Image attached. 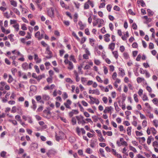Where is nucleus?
Segmentation results:
<instances>
[{
    "label": "nucleus",
    "instance_id": "f257e3e1",
    "mask_svg": "<svg viewBox=\"0 0 158 158\" xmlns=\"http://www.w3.org/2000/svg\"><path fill=\"white\" fill-rule=\"evenodd\" d=\"M16 112L20 115H22L23 114V110L21 107L18 106L16 107V106H13L11 109V113H15Z\"/></svg>",
    "mask_w": 158,
    "mask_h": 158
},
{
    "label": "nucleus",
    "instance_id": "f03ea898",
    "mask_svg": "<svg viewBox=\"0 0 158 158\" xmlns=\"http://www.w3.org/2000/svg\"><path fill=\"white\" fill-rule=\"evenodd\" d=\"M33 65V64L31 63L29 65L26 62L23 63L22 65V67L24 70H27L28 69H32V66Z\"/></svg>",
    "mask_w": 158,
    "mask_h": 158
},
{
    "label": "nucleus",
    "instance_id": "7ed1b4c3",
    "mask_svg": "<svg viewBox=\"0 0 158 158\" xmlns=\"http://www.w3.org/2000/svg\"><path fill=\"white\" fill-rule=\"evenodd\" d=\"M76 118L77 120L78 124H81L82 125H83L86 123L85 120L84 119V117L82 116H76Z\"/></svg>",
    "mask_w": 158,
    "mask_h": 158
},
{
    "label": "nucleus",
    "instance_id": "20e7f679",
    "mask_svg": "<svg viewBox=\"0 0 158 158\" xmlns=\"http://www.w3.org/2000/svg\"><path fill=\"white\" fill-rule=\"evenodd\" d=\"M47 13L48 15L51 18L54 17V10L53 8L51 7L49 8L48 10Z\"/></svg>",
    "mask_w": 158,
    "mask_h": 158
},
{
    "label": "nucleus",
    "instance_id": "39448f33",
    "mask_svg": "<svg viewBox=\"0 0 158 158\" xmlns=\"http://www.w3.org/2000/svg\"><path fill=\"white\" fill-rule=\"evenodd\" d=\"M72 104L71 101L69 100L68 99L66 102H65L64 103V105L65 106L66 108L71 109L70 105Z\"/></svg>",
    "mask_w": 158,
    "mask_h": 158
},
{
    "label": "nucleus",
    "instance_id": "423d86ee",
    "mask_svg": "<svg viewBox=\"0 0 158 158\" xmlns=\"http://www.w3.org/2000/svg\"><path fill=\"white\" fill-rule=\"evenodd\" d=\"M78 113V112L77 110H72L69 113V114L70 117H72L74 114H77Z\"/></svg>",
    "mask_w": 158,
    "mask_h": 158
},
{
    "label": "nucleus",
    "instance_id": "0eeeda50",
    "mask_svg": "<svg viewBox=\"0 0 158 158\" xmlns=\"http://www.w3.org/2000/svg\"><path fill=\"white\" fill-rule=\"evenodd\" d=\"M56 152L54 150H49L48 151L47 153L46 154L49 157H50V155L51 154H55L56 153Z\"/></svg>",
    "mask_w": 158,
    "mask_h": 158
},
{
    "label": "nucleus",
    "instance_id": "6e6552de",
    "mask_svg": "<svg viewBox=\"0 0 158 158\" xmlns=\"http://www.w3.org/2000/svg\"><path fill=\"white\" fill-rule=\"evenodd\" d=\"M60 2L62 7L66 9H67L69 8V6H67L66 5H65L64 2L63 1L60 0Z\"/></svg>",
    "mask_w": 158,
    "mask_h": 158
},
{
    "label": "nucleus",
    "instance_id": "1a4fd4ad",
    "mask_svg": "<svg viewBox=\"0 0 158 158\" xmlns=\"http://www.w3.org/2000/svg\"><path fill=\"white\" fill-rule=\"evenodd\" d=\"M90 2V0H88V1L84 4V8L85 9H89V5Z\"/></svg>",
    "mask_w": 158,
    "mask_h": 158
},
{
    "label": "nucleus",
    "instance_id": "9d476101",
    "mask_svg": "<svg viewBox=\"0 0 158 158\" xmlns=\"http://www.w3.org/2000/svg\"><path fill=\"white\" fill-rule=\"evenodd\" d=\"M112 109V107L111 106L108 107L107 106L105 107V108L103 111V112L106 114L107 113H109Z\"/></svg>",
    "mask_w": 158,
    "mask_h": 158
},
{
    "label": "nucleus",
    "instance_id": "9b49d317",
    "mask_svg": "<svg viewBox=\"0 0 158 158\" xmlns=\"http://www.w3.org/2000/svg\"><path fill=\"white\" fill-rule=\"evenodd\" d=\"M34 59L35 60H36V63H40L41 62V59L39 58L38 55L36 54H35L34 55Z\"/></svg>",
    "mask_w": 158,
    "mask_h": 158
},
{
    "label": "nucleus",
    "instance_id": "f8f14e48",
    "mask_svg": "<svg viewBox=\"0 0 158 158\" xmlns=\"http://www.w3.org/2000/svg\"><path fill=\"white\" fill-rule=\"evenodd\" d=\"M74 75L75 76V79L77 82L79 81L80 79L78 76V73L76 71H74Z\"/></svg>",
    "mask_w": 158,
    "mask_h": 158
},
{
    "label": "nucleus",
    "instance_id": "ddd939ff",
    "mask_svg": "<svg viewBox=\"0 0 158 158\" xmlns=\"http://www.w3.org/2000/svg\"><path fill=\"white\" fill-rule=\"evenodd\" d=\"M68 66L67 67V68L69 70H72L74 68V66L73 65V63L71 61L68 64Z\"/></svg>",
    "mask_w": 158,
    "mask_h": 158
},
{
    "label": "nucleus",
    "instance_id": "4468645a",
    "mask_svg": "<svg viewBox=\"0 0 158 158\" xmlns=\"http://www.w3.org/2000/svg\"><path fill=\"white\" fill-rule=\"evenodd\" d=\"M110 35L109 34H107L104 35V40L106 42H109L110 41L109 37Z\"/></svg>",
    "mask_w": 158,
    "mask_h": 158
},
{
    "label": "nucleus",
    "instance_id": "2eb2a0df",
    "mask_svg": "<svg viewBox=\"0 0 158 158\" xmlns=\"http://www.w3.org/2000/svg\"><path fill=\"white\" fill-rule=\"evenodd\" d=\"M115 44L114 43H112L109 44L108 46V48L111 49L112 51L114 50L115 48Z\"/></svg>",
    "mask_w": 158,
    "mask_h": 158
},
{
    "label": "nucleus",
    "instance_id": "dca6fc26",
    "mask_svg": "<svg viewBox=\"0 0 158 158\" xmlns=\"http://www.w3.org/2000/svg\"><path fill=\"white\" fill-rule=\"evenodd\" d=\"M78 24L80 26V29L81 30H83L85 27V25L81 21H79Z\"/></svg>",
    "mask_w": 158,
    "mask_h": 158
},
{
    "label": "nucleus",
    "instance_id": "f3484780",
    "mask_svg": "<svg viewBox=\"0 0 158 158\" xmlns=\"http://www.w3.org/2000/svg\"><path fill=\"white\" fill-rule=\"evenodd\" d=\"M137 3L138 4L141 3V5L142 7H144L145 6V4L143 0H138L137 1Z\"/></svg>",
    "mask_w": 158,
    "mask_h": 158
},
{
    "label": "nucleus",
    "instance_id": "a211bd4d",
    "mask_svg": "<svg viewBox=\"0 0 158 158\" xmlns=\"http://www.w3.org/2000/svg\"><path fill=\"white\" fill-rule=\"evenodd\" d=\"M35 37L37 38L38 40H40L41 39V37L40 36V32L39 31H37L35 34Z\"/></svg>",
    "mask_w": 158,
    "mask_h": 158
},
{
    "label": "nucleus",
    "instance_id": "6ab92c4d",
    "mask_svg": "<svg viewBox=\"0 0 158 158\" xmlns=\"http://www.w3.org/2000/svg\"><path fill=\"white\" fill-rule=\"evenodd\" d=\"M112 53L114 55V57L116 59H117L118 56V54L117 51H114L112 52Z\"/></svg>",
    "mask_w": 158,
    "mask_h": 158
},
{
    "label": "nucleus",
    "instance_id": "aec40b11",
    "mask_svg": "<svg viewBox=\"0 0 158 158\" xmlns=\"http://www.w3.org/2000/svg\"><path fill=\"white\" fill-rule=\"evenodd\" d=\"M154 138L152 137V136H149L147 140V143L149 145L151 143L152 140H153Z\"/></svg>",
    "mask_w": 158,
    "mask_h": 158
},
{
    "label": "nucleus",
    "instance_id": "412c9836",
    "mask_svg": "<svg viewBox=\"0 0 158 158\" xmlns=\"http://www.w3.org/2000/svg\"><path fill=\"white\" fill-rule=\"evenodd\" d=\"M45 77V74H43L42 75H40L38 77H37L36 78V79L37 80V81H39L43 78H44Z\"/></svg>",
    "mask_w": 158,
    "mask_h": 158
},
{
    "label": "nucleus",
    "instance_id": "4be33fe9",
    "mask_svg": "<svg viewBox=\"0 0 158 158\" xmlns=\"http://www.w3.org/2000/svg\"><path fill=\"white\" fill-rule=\"evenodd\" d=\"M124 139L123 138H121L120 139V142H121V144L122 145H125L126 146H127V142L124 141Z\"/></svg>",
    "mask_w": 158,
    "mask_h": 158
},
{
    "label": "nucleus",
    "instance_id": "5701e85b",
    "mask_svg": "<svg viewBox=\"0 0 158 158\" xmlns=\"http://www.w3.org/2000/svg\"><path fill=\"white\" fill-rule=\"evenodd\" d=\"M145 79L144 78L140 77H138L137 78V81L138 83H141L142 81H144Z\"/></svg>",
    "mask_w": 158,
    "mask_h": 158
},
{
    "label": "nucleus",
    "instance_id": "b1692460",
    "mask_svg": "<svg viewBox=\"0 0 158 158\" xmlns=\"http://www.w3.org/2000/svg\"><path fill=\"white\" fill-rule=\"evenodd\" d=\"M93 94L99 95L100 94V92L98 89H96L93 90Z\"/></svg>",
    "mask_w": 158,
    "mask_h": 158
},
{
    "label": "nucleus",
    "instance_id": "393cba45",
    "mask_svg": "<svg viewBox=\"0 0 158 158\" xmlns=\"http://www.w3.org/2000/svg\"><path fill=\"white\" fill-rule=\"evenodd\" d=\"M69 60H72L74 63H76L77 61L75 58L74 56L73 55H71L69 57Z\"/></svg>",
    "mask_w": 158,
    "mask_h": 158
},
{
    "label": "nucleus",
    "instance_id": "a878e982",
    "mask_svg": "<svg viewBox=\"0 0 158 158\" xmlns=\"http://www.w3.org/2000/svg\"><path fill=\"white\" fill-rule=\"evenodd\" d=\"M10 2L11 5L15 7L17 6V3L16 1L14 0H10Z\"/></svg>",
    "mask_w": 158,
    "mask_h": 158
},
{
    "label": "nucleus",
    "instance_id": "bb28decb",
    "mask_svg": "<svg viewBox=\"0 0 158 158\" xmlns=\"http://www.w3.org/2000/svg\"><path fill=\"white\" fill-rule=\"evenodd\" d=\"M13 27L15 28V30L16 31H18L19 29V25L18 24H14L13 26Z\"/></svg>",
    "mask_w": 158,
    "mask_h": 158
},
{
    "label": "nucleus",
    "instance_id": "cd10ccee",
    "mask_svg": "<svg viewBox=\"0 0 158 158\" xmlns=\"http://www.w3.org/2000/svg\"><path fill=\"white\" fill-rule=\"evenodd\" d=\"M139 142L141 143H143L145 141V139L144 137H142L141 138H139Z\"/></svg>",
    "mask_w": 158,
    "mask_h": 158
},
{
    "label": "nucleus",
    "instance_id": "c85d7f7f",
    "mask_svg": "<svg viewBox=\"0 0 158 158\" xmlns=\"http://www.w3.org/2000/svg\"><path fill=\"white\" fill-rule=\"evenodd\" d=\"M114 106L115 107V110L117 111H119L120 109L119 108L118 106L117 102H115L114 103Z\"/></svg>",
    "mask_w": 158,
    "mask_h": 158
},
{
    "label": "nucleus",
    "instance_id": "c756f323",
    "mask_svg": "<svg viewBox=\"0 0 158 158\" xmlns=\"http://www.w3.org/2000/svg\"><path fill=\"white\" fill-rule=\"evenodd\" d=\"M94 64L97 65H100L101 63V62L99 60L95 59H94Z\"/></svg>",
    "mask_w": 158,
    "mask_h": 158
},
{
    "label": "nucleus",
    "instance_id": "7c9ffc66",
    "mask_svg": "<svg viewBox=\"0 0 158 158\" xmlns=\"http://www.w3.org/2000/svg\"><path fill=\"white\" fill-rule=\"evenodd\" d=\"M89 97L91 103L92 104L94 103V101L96 100V99L91 97V96H89Z\"/></svg>",
    "mask_w": 158,
    "mask_h": 158
},
{
    "label": "nucleus",
    "instance_id": "2f4dec72",
    "mask_svg": "<svg viewBox=\"0 0 158 158\" xmlns=\"http://www.w3.org/2000/svg\"><path fill=\"white\" fill-rule=\"evenodd\" d=\"M42 98L44 100H48L49 99V97L48 95L44 94L42 96Z\"/></svg>",
    "mask_w": 158,
    "mask_h": 158
},
{
    "label": "nucleus",
    "instance_id": "473e14b6",
    "mask_svg": "<svg viewBox=\"0 0 158 158\" xmlns=\"http://www.w3.org/2000/svg\"><path fill=\"white\" fill-rule=\"evenodd\" d=\"M13 10L14 13L18 15H19L20 13L19 10L16 8H13Z\"/></svg>",
    "mask_w": 158,
    "mask_h": 158
},
{
    "label": "nucleus",
    "instance_id": "72a5a7b5",
    "mask_svg": "<svg viewBox=\"0 0 158 158\" xmlns=\"http://www.w3.org/2000/svg\"><path fill=\"white\" fill-rule=\"evenodd\" d=\"M13 80L14 79L12 76L10 75H9V79L8 81V82L9 83H10L13 81Z\"/></svg>",
    "mask_w": 158,
    "mask_h": 158
},
{
    "label": "nucleus",
    "instance_id": "f704fd0d",
    "mask_svg": "<svg viewBox=\"0 0 158 158\" xmlns=\"http://www.w3.org/2000/svg\"><path fill=\"white\" fill-rule=\"evenodd\" d=\"M76 119L74 117H73L72 118L71 121L73 125H75L77 123Z\"/></svg>",
    "mask_w": 158,
    "mask_h": 158
},
{
    "label": "nucleus",
    "instance_id": "c9c22d12",
    "mask_svg": "<svg viewBox=\"0 0 158 158\" xmlns=\"http://www.w3.org/2000/svg\"><path fill=\"white\" fill-rule=\"evenodd\" d=\"M99 19H96L95 21L93 22V25L94 26H95L97 25L99 21Z\"/></svg>",
    "mask_w": 158,
    "mask_h": 158
},
{
    "label": "nucleus",
    "instance_id": "e433bc0d",
    "mask_svg": "<svg viewBox=\"0 0 158 158\" xmlns=\"http://www.w3.org/2000/svg\"><path fill=\"white\" fill-rule=\"evenodd\" d=\"M131 127H128L127 129V134L130 135H131Z\"/></svg>",
    "mask_w": 158,
    "mask_h": 158
},
{
    "label": "nucleus",
    "instance_id": "4c0bfd02",
    "mask_svg": "<svg viewBox=\"0 0 158 158\" xmlns=\"http://www.w3.org/2000/svg\"><path fill=\"white\" fill-rule=\"evenodd\" d=\"M158 121L156 119H155L153 121V124L156 127H158Z\"/></svg>",
    "mask_w": 158,
    "mask_h": 158
},
{
    "label": "nucleus",
    "instance_id": "58836bf2",
    "mask_svg": "<svg viewBox=\"0 0 158 158\" xmlns=\"http://www.w3.org/2000/svg\"><path fill=\"white\" fill-rule=\"evenodd\" d=\"M81 129H80V128L78 127H77L76 131L78 135L79 136H80L81 135Z\"/></svg>",
    "mask_w": 158,
    "mask_h": 158
},
{
    "label": "nucleus",
    "instance_id": "ea45409f",
    "mask_svg": "<svg viewBox=\"0 0 158 158\" xmlns=\"http://www.w3.org/2000/svg\"><path fill=\"white\" fill-rule=\"evenodd\" d=\"M103 71L105 74H106L108 73V70L107 68L105 66H104L103 67Z\"/></svg>",
    "mask_w": 158,
    "mask_h": 158
},
{
    "label": "nucleus",
    "instance_id": "a19ab883",
    "mask_svg": "<svg viewBox=\"0 0 158 158\" xmlns=\"http://www.w3.org/2000/svg\"><path fill=\"white\" fill-rule=\"evenodd\" d=\"M11 72L13 75H15L16 73L17 72V70L16 68H12L11 69Z\"/></svg>",
    "mask_w": 158,
    "mask_h": 158
},
{
    "label": "nucleus",
    "instance_id": "79ce46f5",
    "mask_svg": "<svg viewBox=\"0 0 158 158\" xmlns=\"http://www.w3.org/2000/svg\"><path fill=\"white\" fill-rule=\"evenodd\" d=\"M15 119L18 121L21 122V121L22 120L21 119V117L20 115H17L15 116Z\"/></svg>",
    "mask_w": 158,
    "mask_h": 158
},
{
    "label": "nucleus",
    "instance_id": "37998d69",
    "mask_svg": "<svg viewBox=\"0 0 158 158\" xmlns=\"http://www.w3.org/2000/svg\"><path fill=\"white\" fill-rule=\"evenodd\" d=\"M65 80L66 82H69L70 84H72L73 82V81L70 78H66Z\"/></svg>",
    "mask_w": 158,
    "mask_h": 158
},
{
    "label": "nucleus",
    "instance_id": "c03bdc74",
    "mask_svg": "<svg viewBox=\"0 0 158 158\" xmlns=\"http://www.w3.org/2000/svg\"><path fill=\"white\" fill-rule=\"evenodd\" d=\"M147 11L148 12V14L149 16H152L154 14L153 12L151 11L150 9H148L147 10Z\"/></svg>",
    "mask_w": 158,
    "mask_h": 158
},
{
    "label": "nucleus",
    "instance_id": "a18cd8bd",
    "mask_svg": "<svg viewBox=\"0 0 158 158\" xmlns=\"http://www.w3.org/2000/svg\"><path fill=\"white\" fill-rule=\"evenodd\" d=\"M52 77H48L47 79V81L49 83H51L52 82Z\"/></svg>",
    "mask_w": 158,
    "mask_h": 158
},
{
    "label": "nucleus",
    "instance_id": "49530a36",
    "mask_svg": "<svg viewBox=\"0 0 158 158\" xmlns=\"http://www.w3.org/2000/svg\"><path fill=\"white\" fill-rule=\"evenodd\" d=\"M99 136L100 137L99 138L100 141L102 142H105V140L103 138L101 134Z\"/></svg>",
    "mask_w": 158,
    "mask_h": 158
},
{
    "label": "nucleus",
    "instance_id": "de8ad7c7",
    "mask_svg": "<svg viewBox=\"0 0 158 158\" xmlns=\"http://www.w3.org/2000/svg\"><path fill=\"white\" fill-rule=\"evenodd\" d=\"M145 76L147 78H149L150 76V75L149 72H148L147 71L145 70Z\"/></svg>",
    "mask_w": 158,
    "mask_h": 158
},
{
    "label": "nucleus",
    "instance_id": "09e8293b",
    "mask_svg": "<svg viewBox=\"0 0 158 158\" xmlns=\"http://www.w3.org/2000/svg\"><path fill=\"white\" fill-rule=\"evenodd\" d=\"M134 98L136 102H138L139 100L137 97V95L136 94H134Z\"/></svg>",
    "mask_w": 158,
    "mask_h": 158
},
{
    "label": "nucleus",
    "instance_id": "8fccbe9b",
    "mask_svg": "<svg viewBox=\"0 0 158 158\" xmlns=\"http://www.w3.org/2000/svg\"><path fill=\"white\" fill-rule=\"evenodd\" d=\"M102 100L105 104L107 103L108 101V99L107 97H104L102 98Z\"/></svg>",
    "mask_w": 158,
    "mask_h": 158
},
{
    "label": "nucleus",
    "instance_id": "3c124183",
    "mask_svg": "<svg viewBox=\"0 0 158 158\" xmlns=\"http://www.w3.org/2000/svg\"><path fill=\"white\" fill-rule=\"evenodd\" d=\"M142 99L143 101L148 100V98L147 96L145 94H144L143 95Z\"/></svg>",
    "mask_w": 158,
    "mask_h": 158
},
{
    "label": "nucleus",
    "instance_id": "603ef678",
    "mask_svg": "<svg viewBox=\"0 0 158 158\" xmlns=\"http://www.w3.org/2000/svg\"><path fill=\"white\" fill-rule=\"evenodd\" d=\"M99 152L103 156H105V155L104 154V151L103 149L100 148L99 149Z\"/></svg>",
    "mask_w": 158,
    "mask_h": 158
},
{
    "label": "nucleus",
    "instance_id": "864d4df0",
    "mask_svg": "<svg viewBox=\"0 0 158 158\" xmlns=\"http://www.w3.org/2000/svg\"><path fill=\"white\" fill-rule=\"evenodd\" d=\"M6 152L4 151H3L2 152L0 153V155L2 157H4L6 155Z\"/></svg>",
    "mask_w": 158,
    "mask_h": 158
},
{
    "label": "nucleus",
    "instance_id": "5fc2aeb1",
    "mask_svg": "<svg viewBox=\"0 0 158 158\" xmlns=\"http://www.w3.org/2000/svg\"><path fill=\"white\" fill-rule=\"evenodd\" d=\"M34 68L36 72L38 73H40V70L38 66L36 65H35L34 66Z\"/></svg>",
    "mask_w": 158,
    "mask_h": 158
},
{
    "label": "nucleus",
    "instance_id": "6e6d98bb",
    "mask_svg": "<svg viewBox=\"0 0 158 158\" xmlns=\"http://www.w3.org/2000/svg\"><path fill=\"white\" fill-rule=\"evenodd\" d=\"M29 82L31 84H37V82L36 81L33 79H30L29 80Z\"/></svg>",
    "mask_w": 158,
    "mask_h": 158
},
{
    "label": "nucleus",
    "instance_id": "4d7b16f0",
    "mask_svg": "<svg viewBox=\"0 0 158 158\" xmlns=\"http://www.w3.org/2000/svg\"><path fill=\"white\" fill-rule=\"evenodd\" d=\"M147 123L146 121L145 120H144L142 123V126L143 127H146L147 126Z\"/></svg>",
    "mask_w": 158,
    "mask_h": 158
},
{
    "label": "nucleus",
    "instance_id": "13d9d810",
    "mask_svg": "<svg viewBox=\"0 0 158 158\" xmlns=\"http://www.w3.org/2000/svg\"><path fill=\"white\" fill-rule=\"evenodd\" d=\"M117 76V74L116 72H114L112 76V78L114 80L116 79V77Z\"/></svg>",
    "mask_w": 158,
    "mask_h": 158
},
{
    "label": "nucleus",
    "instance_id": "bf43d9fd",
    "mask_svg": "<svg viewBox=\"0 0 158 158\" xmlns=\"http://www.w3.org/2000/svg\"><path fill=\"white\" fill-rule=\"evenodd\" d=\"M150 129L151 131L154 135L156 134V131L154 128L152 127Z\"/></svg>",
    "mask_w": 158,
    "mask_h": 158
},
{
    "label": "nucleus",
    "instance_id": "052dcab7",
    "mask_svg": "<svg viewBox=\"0 0 158 158\" xmlns=\"http://www.w3.org/2000/svg\"><path fill=\"white\" fill-rule=\"evenodd\" d=\"M96 79L98 82L101 83L103 82V81L101 79V78L99 76H97L96 77Z\"/></svg>",
    "mask_w": 158,
    "mask_h": 158
},
{
    "label": "nucleus",
    "instance_id": "680f3d73",
    "mask_svg": "<svg viewBox=\"0 0 158 158\" xmlns=\"http://www.w3.org/2000/svg\"><path fill=\"white\" fill-rule=\"evenodd\" d=\"M81 79V81L83 84H84L87 81L86 78L83 77H82Z\"/></svg>",
    "mask_w": 158,
    "mask_h": 158
},
{
    "label": "nucleus",
    "instance_id": "e2e57ef3",
    "mask_svg": "<svg viewBox=\"0 0 158 158\" xmlns=\"http://www.w3.org/2000/svg\"><path fill=\"white\" fill-rule=\"evenodd\" d=\"M81 103L84 106H88V103L84 101H82Z\"/></svg>",
    "mask_w": 158,
    "mask_h": 158
},
{
    "label": "nucleus",
    "instance_id": "0e129e2a",
    "mask_svg": "<svg viewBox=\"0 0 158 158\" xmlns=\"http://www.w3.org/2000/svg\"><path fill=\"white\" fill-rule=\"evenodd\" d=\"M21 29L23 30H26L27 28L26 25L24 24H22L21 26Z\"/></svg>",
    "mask_w": 158,
    "mask_h": 158
},
{
    "label": "nucleus",
    "instance_id": "69168bd1",
    "mask_svg": "<svg viewBox=\"0 0 158 158\" xmlns=\"http://www.w3.org/2000/svg\"><path fill=\"white\" fill-rule=\"evenodd\" d=\"M4 16L6 18L8 19L10 17V16L8 12H6L3 13Z\"/></svg>",
    "mask_w": 158,
    "mask_h": 158
},
{
    "label": "nucleus",
    "instance_id": "338daca9",
    "mask_svg": "<svg viewBox=\"0 0 158 158\" xmlns=\"http://www.w3.org/2000/svg\"><path fill=\"white\" fill-rule=\"evenodd\" d=\"M154 48V44L152 43H150L149 45V48L150 49H153Z\"/></svg>",
    "mask_w": 158,
    "mask_h": 158
},
{
    "label": "nucleus",
    "instance_id": "774afa93",
    "mask_svg": "<svg viewBox=\"0 0 158 158\" xmlns=\"http://www.w3.org/2000/svg\"><path fill=\"white\" fill-rule=\"evenodd\" d=\"M152 145L153 147H158V142L156 141L154 142L153 143Z\"/></svg>",
    "mask_w": 158,
    "mask_h": 158
}]
</instances>
